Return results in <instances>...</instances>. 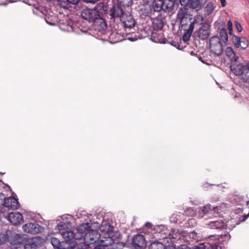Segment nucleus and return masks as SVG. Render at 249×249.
<instances>
[{
	"mask_svg": "<svg viewBox=\"0 0 249 249\" xmlns=\"http://www.w3.org/2000/svg\"><path fill=\"white\" fill-rule=\"evenodd\" d=\"M225 53L226 56L231 60V65H232L234 62L236 63H240V62L238 61V59H239L238 57L235 54L234 51L231 47H227L225 50Z\"/></svg>",
	"mask_w": 249,
	"mask_h": 249,
	"instance_id": "nucleus-21",
	"label": "nucleus"
},
{
	"mask_svg": "<svg viewBox=\"0 0 249 249\" xmlns=\"http://www.w3.org/2000/svg\"><path fill=\"white\" fill-rule=\"evenodd\" d=\"M235 25H236V27L237 28V30L239 31V32H241L242 30V26L240 24V23H239L238 22H235Z\"/></svg>",
	"mask_w": 249,
	"mask_h": 249,
	"instance_id": "nucleus-39",
	"label": "nucleus"
},
{
	"mask_svg": "<svg viewBox=\"0 0 249 249\" xmlns=\"http://www.w3.org/2000/svg\"><path fill=\"white\" fill-rule=\"evenodd\" d=\"M228 28L230 31H232V24L231 20H229L227 23Z\"/></svg>",
	"mask_w": 249,
	"mask_h": 249,
	"instance_id": "nucleus-40",
	"label": "nucleus"
},
{
	"mask_svg": "<svg viewBox=\"0 0 249 249\" xmlns=\"http://www.w3.org/2000/svg\"><path fill=\"white\" fill-rule=\"evenodd\" d=\"M199 18H200L201 20H204V18H203L202 16H199L197 17V18H198V19H199Z\"/></svg>",
	"mask_w": 249,
	"mask_h": 249,
	"instance_id": "nucleus-49",
	"label": "nucleus"
},
{
	"mask_svg": "<svg viewBox=\"0 0 249 249\" xmlns=\"http://www.w3.org/2000/svg\"><path fill=\"white\" fill-rule=\"evenodd\" d=\"M177 19L183 27V25H189L190 22H194V24L196 23V19L193 20L192 18H188L187 10L185 8H180L178 12Z\"/></svg>",
	"mask_w": 249,
	"mask_h": 249,
	"instance_id": "nucleus-8",
	"label": "nucleus"
},
{
	"mask_svg": "<svg viewBox=\"0 0 249 249\" xmlns=\"http://www.w3.org/2000/svg\"><path fill=\"white\" fill-rule=\"evenodd\" d=\"M42 243V238L40 237L27 238L25 235L23 245L24 249H36L40 247Z\"/></svg>",
	"mask_w": 249,
	"mask_h": 249,
	"instance_id": "nucleus-10",
	"label": "nucleus"
},
{
	"mask_svg": "<svg viewBox=\"0 0 249 249\" xmlns=\"http://www.w3.org/2000/svg\"><path fill=\"white\" fill-rule=\"evenodd\" d=\"M23 230L31 234H36L41 232L42 227L36 223H29L23 226Z\"/></svg>",
	"mask_w": 249,
	"mask_h": 249,
	"instance_id": "nucleus-15",
	"label": "nucleus"
},
{
	"mask_svg": "<svg viewBox=\"0 0 249 249\" xmlns=\"http://www.w3.org/2000/svg\"><path fill=\"white\" fill-rule=\"evenodd\" d=\"M180 3L182 5L186 6L188 5L189 0H179ZM175 3V0H174V4Z\"/></svg>",
	"mask_w": 249,
	"mask_h": 249,
	"instance_id": "nucleus-38",
	"label": "nucleus"
},
{
	"mask_svg": "<svg viewBox=\"0 0 249 249\" xmlns=\"http://www.w3.org/2000/svg\"><path fill=\"white\" fill-rule=\"evenodd\" d=\"M177 249H191L190 248H188L186 245H181L179 247H178Z\"/></svg>",
	"mask_w": 249,
	"mask_h": 249,
	"instance_id": "nucleus-42",
	"label": "nucleus"
},
{
	"mask_svg": "<svg viewBox=\"0 0 249 249\" xmlns=\"http://www.w3.org/2000/svg\"><path fill=\"white\" fill-rule=\"evenodd\" d=\"M207 225L213 229H224L227 227L226 222L222 219L210 221L207 224Z\"/></svg>",
	"mask_w": 249,
	"mask_h": 249,
	"instance_id": "nucleus-20",
	"label": "nucleus"
},
{
	"mask_svg": "<svg viewBox=\"0 0 249 249\" xmlns=\"http://www.w3.org/2000/svg\"><path fill=\"white\" fill-rule=\"evenodd\" d=\"M118 5L124 9L130 7L133 3L132 0H117Z\"/></svg>",
	"mask_w": 249,
	"mask_h": 249,
	"instance_id": "nucleus-26",
	"label": "nucleus"
},
{
	"mask_svg": "<svg viewBox=\"0 0 249 249\" xmlns=\"http://www.w3.org/2000/svg\"><path fill=\"white\" fill-rule=\"evenodd\" d=\"M46 21H47V22L48 23H49V24H50V25L52 24V23L49 22L47 20H46Z\"/></svg>",
	"mask_w": 249,
	"mask_h": 249,
	"instance_id": "nucleus-52",
	"label": "nucleus"
},
{
	"mask_svg": "<svg viewBox=\"0 0 249 249\" xmlns=\"http://www.w3.org/2000/svg\"><path fill=\"white\" fill-rule=\"evenodd\" d=\"M220 39L223 43H226L228 39L227 31L225 28H223L220 31Z\"/></svg>",
	"mask_w": 249,
	"mask_h": 249,
	"instance_id": "nucleus-29",
	"label": "nucleus"
},
{
	"mask_svg": "<svg viewBox=\"0 0 249 249\" xmlns=\"http://www.w3.org/2000/svg\"><path fill=\"white\" fill-rule=\"evenodd\" d=\"M164 25V18L159 15L152 20V28L155 31L161 30Z\"/></svg>",
	"mask_w": 249,
	"mask_h": 249,
	"instance_id": "nucleus-17",
	"label": "nucleus"
},
{
	"mask_svg": "<svg viewBox=\"0 0 249 249\" xmlns=\"http://www.w3.org/2000/svg\"><path fill=\"white\" fill-rule=\"evenodd\" d=\"M242 38H240L237 36H234L232 37V43L236 48L240 47V44H241V40Z\"/></svg>",
	"mask_w": 249,
	"mask_h": 249,
	"instance_id": "nucleus-33",
	"label": "nucleus"
},
{
	"mask_svg": "<svg viewBox=\"0 0 249 249\" xmlns=\"http://www.w3.org/2000/svg\"><path fill=\"white\" fill-rule=\"evenodd\" d=\"M10 234H11V231H8L5 234L1 233H0V245H3L9 242V239L10 238Z\"/></svg>",
	"mask_w": 249,
	"mask_h": 249,
	"instance_id": "nucleus-25",
	"label": "nucleus"
},
{
	"mask_svg": "<svg viewBox=\"0 0 249 249\" xmlns=\"http://www.w3.org/2000/svg\"><path fill=\"white\" fill-rule=\"evenodd\" d=\"M149 249H165V246L161 242H154L150 245Z\"/></svg>",
	"mask_w": 249,
	"mask_h": 249,
	"instance_id": "nucleus-28",
	"label": "nucleus"
},
{
	"mask_svg": "<svg viewBox=\"0 0 249 249\" xmlns=\"http://www.w3.org/2000/svg\"><path fill=\"white\" fill-rule=\"evenodd\" d=\"M84 1L87 3H95L98 1L99 0H83Z\"/></svg>",
	"mask_w": 249,
	"mask_h": 249,
	"instance_id": "nucleus-41",
	"label": "nucleus"
},
{
	"mask_svg": "<svg viewBox=\"0 0 249 249\" xmlns=\"http://www.w3.org/2000/svg\"><path fill=\"white\" fill-rule=\"evenodd\" d=\"M231 71L243 82H249V62L246 65L240 62L233 63L230 66Z\"/></svg>",
	"mask_w": 249,
	"mask_h": 249,
	"instance_id": "nucleus-3",
	"label": "nucleus"
},
{
	"mask_svg": "<svg viewBox=\"0 0 249 249\" xmlns=\"http://www.w3.org/2000/svg\"><path fill=\"white\" fill-rule=\"evenodd\" d=\"M210 211H212L211 206L206 205L201 208L198 213V216L199 217H203L205 214L209 213Z\"/></svg>",
	"mask_w": 249,
	"mask_h": 249,
	"instance_id": "nucleus-27",
	"label": "nucleus"
},
{
	"mask_svg": "<svg viewBox=\"0 0 249 249\" xmlns=\"http://www.w3.org/2000/svg\"><path fill=\"white\" fill-rule=\"evenodd\" d=\"M214 7H215L213 3H208L205 8V14L208 16L212 14L213 11Z\"/></svg>",
	"mask_w": 249,
	"mask_h": 249,
	"instance_id": "nucleus-30",
	"label": "nucleus"
},
{
	"mask_svg": "<svg viewBox=\"0 0 249 249\" xmlns=\"http://www.w3.org/2000/svg\"><path fill=\"white\" fill-rule=\"evenodd\" d=\"M192 211V213H190V215H193L194 214V211L193 210V209H188V210L185 211V213H186V214H188V213L190 211Z\"/></svg>",
	"mask_w": 249,
	"mask_h": 249,
	"instance_id": "nucleus-45",
	"label": "nucleus"
},
{
	"mask_svg": "<svg viewBox=\"0 0 249 249\" xmlns=\"http://www.w3.org/2000/svg\"><path fill=\"white\" fill-rule=\"evenodd\" d=\"M71 3L69 0H59L58 4L60 7H63L64 9H68L69 8V5Z\"/></svg>",
	"mask_w": 249,
	"mask_h": 249,
	"instance_id": "nucleus-31",
	"label": "nucleus"
},
{
	"mask_svg": "<svg viewBox=\"0 0 249 249\" xmlns=\"http://www.w3.org/2000/svg\"><path fill=\"white\" fill-rule=\"evenodd\" d=\"M5 198L3 194L0 193V207L4 206Z\"/></svg>",
	"mask_w": 249,
	"mask_h": 249,
	"instance_id": "nucleus-35",
	"label": "nucleus"
},
{
	"mask_svg": "<svg viewBox=\"0 0 249 249\" xmlns=\"http://www.w3.org/2000/svg\"><path fill=\"white\" fill-rule=\"evenodd\" d=\"M94 249H109V248H107V246H105V245L100 241L99 243L96 244Z\"/></svg>",
	"mask_w": 249,
	"mask_h": 249,
	"instance_id": "nucleus-34",
	"label": "nucleus"
},
{
	"mask_svg": "<svg viewBox=\"0 0 249 249\" xmlns=\"http://www.w3.org/2000/svg\"><path fill=\"white\" fill-rule=\"evenodd\" d=\"M174 8V0H154L153 9L155 12H160L161 10L165 12H171Z\"/></svg>",
	"mask_w": 249,
	"mask_h": 249,
	"instance_id": "nucleus-5",
	"label": "nucleus"
},
{
	"mask_svg": "<svg viewBox=\"0 0 249 249\" xmlns=\"http://www.w3.org/2000/svg\"><path fill=\"white\" fill-rule=\"evenodd\" d=\"M217 239L220 242H227L231 238V235L228 231H224L216 235Z\"/></svg>",
	"mask_w": 249,
	"mask_h": 249,
	"instance_id": "nucleus-23",
	"label": "nucleus"
},
{
	"mask_svg": "<svg viewBox=\"0 0 249 249\" xmlns=\"http://www.w3.org/2000/svg\"><path fill=\"white\" fill-rule=\"evenodd\" d=\"M69 2L71 4H77L80 0H69Z\"/></svg>",
	"mask_w": 249,
	"mask_h": 249,
	"instance_id": "nucleus-43",
	"label": "nucleus"
},
{
	"mask_svg": "<svg viewBox=\"0 0 249 249\" xmlns=\"http://www.w3.org/2000/svg\"><path fill=\"white\" fill-rule=\"evenodd\" d=\"M247 204L248 205H249V201H248L247 202Z\"/></svg>",
	"mask_w": 249,
	"mask_h": 249,
	"instance_id": "nucleus-53",
	"label": "nucleus"
},
{
	"mask_svg": "<svg viewBox=\"0 0 249 249\" xmlns=\"http://www.w3.org/2000/svg\"><path fill=\"white\" fill-rule=\"evenodd\" d=\"M82 18L89 21L94 22V27L96 30L101 34H104L107 30V25L103 19L100 18L99 12L95 9L86 8L81 14Z\"/></svg>",
	"mask_w": 249,
	"mask_h": 249,
	"instance_id": "nucleus-2",
	"label": "nucleus"
},
{
	"mask_svg": "<svg viewBox=\"0 0 249 249\" xmlns=\"http://www.w3.org/2000/svg\"><path fill=\"white\" fill-rule=\"evenodd\" d=\"M211 34V25L206 22H203L200 26L194 33L196 37L203 40L208 39Z\"/></svg>",
	"mask_w": 249,
	"mask_h": 249,
	"instance_id": "nucleus-7",
	"label": "nucleus"
},
{
	"mask_svg": "<svg viewBox=\"0 0 249 249\" xmlns=\"http://www.w3.org/2000/svg\"><path fill=\"white\" fill-rule=\"evenodd\" d=\"M211 237H214V235L211 236Z\"/></svg>",
	"mask_w": 249,
	"mask_h": 249,
	"instance_id": "nucleus-54",
	"label": "nucleus"
},
{
	"mask_svg": "<svg viewBox=\"0 0 249 249\" xmlns=\"http://www.w3.org/2000/svg\"><path fill=\"white\" fill-rule=\"evenodd\" d=\"M121 24L126 31L133 28L136 25V21L131 14L125 13L120 20Z\"/></svg>",
	"mask_w": 249,
	"mask_h": 249,
	"instance_id": "nucleus-11",
	"label": "nucleus"
},
{
	"mask_svg": "<svg viewBox=\"0 0 249 249\" xmlns=\"http://www.w3.org/2000/svg\"><path fill=\"white\" fill-rule=\"evenodd\" d=\"M144 226L147 228H151L152 224L150 223L147 222L145 224Z\"/></svg>",
	"mask_w": 249,
	"mask_h": 249,
	"instance_id": "nucleus-46",
	"label": "nucleus"
},
{
	"mask_svg": "<svg viewBox=\"0 0 249 249\" xmlns=\"http://www.w3.org/2000/svg\"><path fill=\"white\" fill-rule=\"evenodd\" d=\"M65 241L60 242V240L55 237L51 238V242L55 249H69V246L68 243L72 239L67 240L63 237Z\"/></svg>",
	"mask_w": 249,
	"mask_h": 249,
	"instance_id": "nucleus-14",
	"label": "nucleus"
},
{
	"mask_svg": "<svg viewBox=\"0 0 249 249\" xmlns=\"http://www.w3.org/2000/svg\"><path fill=\"white\" fill-rule=\"evenodd\" d=\"M70 222H61L56 226L55 230L58 231L62 236L67 240H80L84 238L90 244L95 242L100 236L98 231L90 229L88 223L79 226L74 231L70 230Z\"/></svg>",
	"mask_w": 249,
	"mask_h": 249,
	"instance_id": "nucleus-1",
	"label": "nucleus"
},
{
	"mask_svg": "<svg viewBox=\"0 0 249 249\" xmlns=\"http://www.w3.org/2000/svg\"><path fill=\"white\" fill-rule=\"evenodd\" d=\"M132 244L135 249H144L146 246V241L144 235L138 234L134 236Z\"/></svg>",
	"mask_w": 249,
	"mask_h": 249,
	"instance_id": "nucleus-12",
	"label": "nucleus"
},
{
	"mask_svg": "<svg viewBox=\"0 0 249 249\" xmlns=\"http://www.w3.org/2000/svg\"><path fill=\"white\" fill-rule=\"evenodd\" d=\"M207 249H221V247L218 245H216L215 243L213 244H210L208 247H207Z\"/></svg>",
	"mask_w": 249,
	"mask_h": 249,
	"instance_id": "nucleus-36",
	"label": "nucleus"
},
{
	"mask_svg": "<svg viewBox=\"0 0 249 249\" xmlns=\"http://www.w3.org/2000/svg\"><path fill=\"white\" fill-rule=\"evenodd\" d=\"M188 5H189L190 7L193 9H200L204 4L201 2L200 0H189Z\"/></svg>",
	"mask_w": 249,
	"mask_h": 249,
	"instance_id": "nucleus-24",
	"label": "nucleus"
},
{
	"mask_svg": "<svg viewBox=\"0 0 249 249\" xmlns=\"http://www.w3.org/2000/svg\"><path fill=\"white\" fill-rule=\"evenodd\" d=\"M158 228L160 229H161V228H162V229H163L165 227L161 225L160 226H159Z\"/></svg>",
	"mask_w": 249,
	"mask_h": 249,
	"instance_id": "nucleus-50",
	"label": "nucleus"
},
{
	"mask_svg": "<svg viewBox=\"0 0 249 249\" xmlns=\"http://www.w3.org/2000/svg\"><path fill=\"white\" fill-rule=\"evenodd\" d=\"M8 219L14 225L21 224L23 222V216L19 212H12L9 214Z\"/></svg>",
	"mask_w": 249,
	"mask_h": 249,
	"instance_id": "nucleus-16",
	"label": "nucleus"
},
{
	"mask_svg": "<svg viewBox=\"0 0 249 249\" xmlns=\"http://www.w3.org/2000/svg\"><path fill=\"white\" fill-rule=\"evenodd\" d=\"M19 206L18 199L14 197H8L5 198L4 206L9 209H17Z\"/></svg>",
	"mask_w": 249,
	"mask_h": 249,
	"instance_id": "nucleus-18",
	"label": "nucleus"
},
{
	"mask_svg": "<svg viewBox=\"0 0 249 249\" xmlns=\"http://www.w3.org/2000/svg\"><path fill=\"white\" fill-rule=\"evenodd\" d=\"M25 237V234H13L11 232L9 239L10 248L11 249H17L19 248L22 245H23Z\"/></svg>",
	"mask_w": 249,
	"mask_h": 249,
	"instance_id": "nucleus-9",
	"label": "nucleus"
},
{
	"mask_svg": "<svg viewBox=\"0 0 249 249\" xmlns=\"http://www.w3.org/2000/svg\"><path fill=\"white\" fill-rule=\"evenodd\" d=\"M165 249H175V248L174 247H166L165 246Z\"/></svg>",
	"mask_w": 249,
	"mask_h": 249,
	"instance_id": "nucleus-48",
	"label": "nucleus"
},
{
	"mask_svg": "<svg viewBox=\"0 0 249 249\" xmlns=\"http://www.w3.org/2000/svg\"><path fill=\"white\" fill-rule=\"evenodd\" d=\"M157 234H160L158 236L160 239L166 240L167 242L172 243L176 242L181 237L178 230L176 229L172 230L170 231L167 229L163 230L161 232H158Z\"/></svg>",
	"mask_w": 249,
	"mask_h": 249,
	"instance_id": "nucleus-4",
	"label": "nucleus"
},
{
	"mask_svg": "<svg viewBox=\"0 0 249 249\" xmlns=\"http://www.w3.org/2000/svg\"><path fill=\"white\" fill-rule=\"evenodd\" d=\"M220 1L221 2V5H222V7L225 6L226 4V0H220Z\"/></svg>",
	"mask_w": 249,
	"mask_h": 249,
	"instance_id": "nucleus-47",
	"label": "nucleus"
},
{
	"mask_svg": "<svg viewBox=\"0 0 249 249\" xmlns=\"http://www.w3.org/2000/svg\"><path fill=\"white\" fill-rule=\"evenodd\" d=\"M206 246H204L203 245H201L199 246L196 247V248L195 249H206Z\"/></svg>",
	"mask_w": 249,
	"mask_h": 249,
	"instance_id": "nucleus-44",
	"label": "nucleus"
},
{
	"mask_svg": "<svg viewBox=\"0 0 249 249\" xmlns=\"http://www.w3.org/2000/svg\"><path fill=\"white\" fill-rule=\"evenodd\" d=\"M110 16L111 19L115 21V19L119 18L121 20L122 17L125 14L124 9L122 7H120L118 4L113 5L110 11Z\"/></svg>",
	"mask_w": 249,
	"mask_h": 249,
	"instance_id": "nucleus-13",
	"label": "nucleus"
},
{
	"mask_svg": "<svg viewBox=\"0 0 249 249\" xmlns=\"http://www.w3.org/2000/svg\"><path fill=\"white\" fill-rule=\"evenodd\" d=\"M189 236L191 237V238H193L195 240H196L197 239L196 233L194 231L190 232Z\"/></svg>",
	"mask_w": 249,
	"mask_h": 249,
	"instance_id": "nucleus-37",
	"label": "nucleus"
},
{
	"mask_svg": "<svg viewBox=\"0 0 249 249\" xmlns=\"http://www.w3.org/2000/svg\"><path fill=\"white\" fill-rule=\"evenodd\" d=\"M181 28L185 32L183 36V40L184 41H187L189 40L193 33L195 28V24H194L193 22H190L189 25H184Z\"/></svg>",
	"mask_w": 249,
	"mask_h": 249,
	"instance_id": "nucleus-19",
	"label": "nucleus"
},
{
	"mask_svg": "<svg viewBox=\"0 0 249 249\" xmlns=\"http://www.w3.org/2000/svg\"><path fill=\"white\" fill-rule=\"evenodd\" d=\"M100 230L106 233H109L113 231V227L107 222H103L100 227Z\"/></svg>",
	"mask_w": 249,
	"mask_h": 249,
	"instance_id": "nucleus-22",
	"label": "nucleus"
},
{
	"mask_svg": "<svg viewBox=\"0 0 249 249\" xmlns=\"http://www.w3.org/2000/svg\"><path fill=\"white\" fill-rule=\"evenodd\" d=\"M128 39H129L130 40H131V41H134V40H135V39H134V38H132V37L128 38Z\"/></svg>",
	"mask_w": 249,
	"mask_h": 249,
	"instance_id": "nucleus-51",
	"label": "nucleus"
},
{
	"mask_svg": "<svg viewBox=\"0 0 249 249\" xmlns=\"http://www.w3.org/2000/svg\"><path fill=\"white\" fill-rule=\"evenodd\" d=\"M209 48L212 53L217 56L220 55L223 52L220 38L216 36H214L210 38Z\"/></svg>",
	"mask_w": 249,
	"mask_h": 249,
	"instance_id": "nucleus-6",
	"label": "nucleus"
},
{
	"mask_svg": "<svg viewBox=\"0 0 249 249\" xmlns=\"http://www.w3.org/2000/svg\"><path fill=\"white\" fill-rule=\"evenodd\" d=\"M240 47L242 50H245L249 45L248 40L245 37H242Z\"/></svg>",
	"mask_w": 249,
	"mask_h": 249,
	"instance_id": "nucleus-32",
	"label": "nucleus"
}]
</instances>
